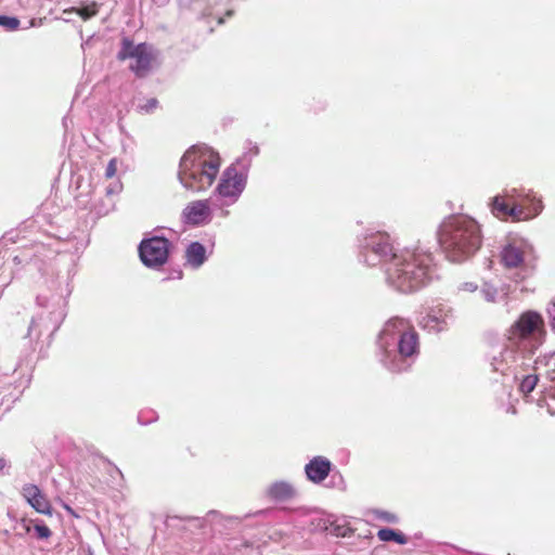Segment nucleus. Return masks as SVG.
<instances>
[{"mask_svg": "<svg viewBox=\"0 0 555 555\" xmlns=\"http://www.w3.org/2000/svg\"><path fill=\"white\" fill-rule=\"evenodd\" d=\"M546 331L541 313L534 310L522 312L504 334L502 344L487 354L492 371L501 373L512 383H517L518 392L528 401L539 385V372L525 373L530 361L545 340Z\"/></svg>", "mask_w": 555, "mask_h": 555, "instance_id": "nucleus-1", "label": "nucleus"}, {"mask_svg": "<svg viewBox=\"0 0 555 555\" xmlns=\"http://www.w3.org/2000/svg\"><path fill=\"white\" fill-rule=\"evenodd\" d=\"M418 354L420 336L410 322L400 317L387 320L376 339L378 363L390 373H402L411 369Z\"/></svg>", "mask_w": 555, "mask_h": 555, "instance_id": "nucleus-2", "label": "nucleus"}, {"mask_svg": "<svg viewBox=\"0 0 555 555\" xmlns=\"http://www.w3.org/2000/svg\"><path fill=\"white\" fill-rule=\"evenodd\" d=\"M437 276L433 254L420 246L401 249L385 274L387 285L402 294L415 293Z\"/></svg>", "mask_w": 555, "mask_h": 555, "instance_id": "nucleus-3", "label": "nucleus"}, {"mask_svg": "<svg viewBox=\"0 0 555 555\" xmlns=\"http://www.w3.org/2000/svg\"><path fill=\"white\" fill-rule=\"evenodd\" d=\"M436 234L446 258L454 263L469 260L482 245L481 225L467 215L455 214L446 217Z\"/></svg>", "mask_w": 555, "mask_h": 555, "instance_id": "nucleus-4", "label": "nucleus"}, {"mask_svg": "<svg viewBox=\"0 0 555 555\" xmlns=\"http://www.w3.org/2000/svg\"><path fill=\"white\" fill-rule=\"evenodd\" d=\"M69 273L70 271H68L67 276L57 282L56 286H53L54 289L51 295L39 294L36 297L37 306L40 307L42 311L33 317L27 335L24 337L27 344L30 345L33 351L35 350L33 347L34 340H38L43 334H47L50 343L52 336L66 318L67 298L73 291L69 282Z\"/></svg>", "mask_w": 555, "mask_h": 555, "instance_id": "nucleus-5", "label": "nucleus"}, {"mask_svg": "<svg viewBox=\"0 0 555 555\" xmlns=\"http://www.w3.org/2000/svg\"><path fill=\"white\" fill-rule=\"evenodd\" d=\"M221 165L219 153L206 144L189 147L179 162L177 178L193 193L204 192L216 180Z\"/></svg>", "mask_w": 555, "mask_h": 555, "instance_id": "nucleus-6", "label": "nucleus"}, {"mask_svg": "<svg viewBox=\"0 0 555 555\" xmlns=\"http://www.w3.org/2000/svg\"><path fill=\"white\" fill-rule=\"evenodd\" d=\"M248 143L251 146L223 170L214 191V195L228 201L227 205L234 204L244 192L253 158L259 154L258 145Z\"/></svg>", "mask_w": 555, "mask_h": 555, "instance_id": "nucleus-7", "label": "nucleus"}, {"mask_svg": "<svg viewBox=\"0 0 555 555\" xmlns=\"http://www.w3.org/2000/svg\"><path fill=\"white\" fill-rule=\"evenodd\" d=\"M358 260L369 267L382 266L386 273V267L392 261V257L400 251L395 248L390 235L384 231L366 229L357 236Z\"/></svg>", "mask_w": 555, "mask_h": 555, "instance_id": "nucleus-8", "label": "nucleus"}, {"mask_svg": "<svg viewBox=\"0 0 555 555\" xmlns=\"http://www.w3.org/2000/svg\"><path fill=\"white\" fill-rule=\"evenodd\" d=\"M535 258L532 243L518 234H509L501 247V263L507 269H519L513 280L519 283L532 273L530 261Z\"/></svg>", "mask_w": 555, "mask_h": 555, "instance_id": "nucleus-9", "label": "nucleus"}, {"mask_svg": "<svg viewBox=\"0 0 555 555\" xmlns=\"http://www.w3.org/2000/svg\"><path fill=\"white\" fill-rule=\"evenodd\" d=\"M173 248V243L164 234H151L141 240L138 254L146 268L158 270L168 262Z\"/></svg>", "mask_w": 555, "mask_h": 555, "instance_id": "nucleus-10", "label": "nucleus"}, {"mask_svg": "<svg viewBox=\"0 0 555 555\" xmlns=\"http://www.w3.org/2000/svg\"><path fill=\"white\" fill-rule=\"evenodd\" d=\"M183 529L194 532L195 530H207L212 533H223L240 529L242 519L237 516H224L217 511H209L204 517H184Z\"/></svg>", "mask_w": 555, "mask_h": 555, "instance_id": "nucleus-11", "label": "nucleus"}, {"mask_svg": "<svg viewBox=\"0 0 555 555\" xmlns=\"http://www.w3.org/2000/svg\"><path fill=\"white\" fill-rule=\"evenodd\" d=\"M455 322V311L447 302H435L426 309L420 325L430 333H441Z\"/></svg>", "mask_w": 555, "mask_h": 555, "instance_id": "nucleus-12", "label": "nucleus"}, {"mask_svg": "<svg viewBox=\"0 0 555 555\" xmlns=\"http://www.w3.org/2000/svg\"><path fill=\"white\" fill-rule=\"evenodd\" d=\"M211 199L210 197L208 199H197L189 203L182 210V222L191 227L209 224L212 220Z\"/></svg>", "mask_w": 555, "mask_h": 555, "instance_id": "nucleus-13", "label": "nucleus"}, {"mask_svg": "<svg viewBox=\"0 0 555 555\" xmlns=\"http://www.w3.org/2000/svg\"><path fill=\"white\" fill-rule=\"evenodd\" d=\"M488 207L491 214L500 220H522L525 214V206L520 203L509 204L504 195L496 194L488 202Z\"/></svg>", "mask_w": 555, "mask_h": 555, "instance_id": "nucleus-14", "label": "nucleus"}, {"mask_svg": "<svg viewBox=\"0 0 555 555\" xmlns=\"http://www.w3.org/2000/svg\"><path fill=\"white\" fill-rule=\"evenodd\" d=\"M333 465L325 456H313L304 468L307 480L314 485L322 483L333 472Z\"/></svg>", "mask_w": 555, "mask_h": 555, "instance_id": "nucleus-15", "label": "nucleus"}, {"mask_svg": "<svg viewBox=\"0 0 555 555\" xmlns=\"http://www.w3.org/2000/svg\"><path fill=\"white\" fill-rule=\"evenodd\" d=\"M22 495L36 512L43 515H52V506L38 486L34 483L24 485Z\"/></svg>", "mask_w": 555, "mask_h": 555, "instance_id": "nucleus-16", "label": "nucleus"}, {"mask_svg": "<svg viewBox=\"0 0 555 555\" xmlns=\"http://www.w3.org/2000/svg\"><path fill=\"white\" fill-rule=\"evenodd\" d=\"M211 253L212 248L208 251L203 243L193 241L186 245L184 254L185 263L192 269L197 270L208 260Z\"/></svg>", "mask_w": 555, "mask_h": 555, "instance_id": "nucleus-17", "label": "nucleus"}, {"mask_svg": "<svg viewBox=\"0 0 555 555\" xmlns=\"http://www.w3.org/2000/svg\"><path fill=\"white\" fill-rule=\"evenodd\" d=\"M532 371L539 372L550 384L555 383V351H550L537 357L532 364Z\"/></svg>", "mask_w": 555, "mask_h": 555, "instance_id": "nucleus-18", "label": "nucleus"}, {"mask_svg": "<svg viewBox=\"0 0 555 555\" xmlns=\"http://www.w3.org/2000/svg\"><path fill=\"white\" fill-rule=\"evenodd\" d=\"M266 493L267 496L274 502H285L293 499L296 495V490L292 483L284 480H279L272 482L267 488Z\"/></svg>", "mask_w": 555, "mask_h": 555, "instance_id": "nucleus-19", "label": "nucleus"}, {"mask_svg": "<svg viewBox=\"0 0 555 555\" xmlns=\"http://www.w3.org/2000/svg\"><path fill=\"white\" fill-rule=\"evenodd\" d=\"M318 526L323 531H326L327 533L338 538H346L352 533V529L347 525L346 520L338 519L334 516L320 519Z\"/></svg>", "mask_w": 555, "mask_h": 555, "instance_id": "nucleus-20", "label": "nucleus"}, {"mask_svg": "<svg viewBox=\"0 0 555 555\" xmlns=\"http://www.w3.org/2000/svg\"><path fill=\"white\" fill-rule=\"evenodd\" d=\"M133 60L134 63L130 65V70L138 78L146 77L152 68V47L149 44V48H146V50H141L140 52H138L137 56H134Z\"/></svg>", "mask_w": 555, "mask_h": 555, "instance_id": "nucleus-21", "label": "nucleus"}, {"mask_svg": "<svg viewBox=\"0 0 555 555\" xmlns=\"http://www.w3.org/2000/svg\"><path fill=\"white\" fill-rule=\"evenodd\" d=\"M146 48H149V43L146 42L134 44L133 40L129 37H122L120 49L117 53V60L125 61L128 59H133L137 56L138 52L141 50H146Z\"/></svg>", "mask_w": 555, "mask_h": 555, "instance_id": "nucleus-22", "label": "nucleus"}, {"mask_svg": "<svg viewBox=\"0 0 555 555\" xmlns=\"http://www.w3.org/2000/svg\"><path fill=\"white\" fill-rule=\"evenodd\" d=\"M479 292L482 298L491 304L496 302L499 299H506L508 294L504 285L499 288L489 281L482 282Z\"/></svg>", "mask_w": 555, "mask_h": 555, "instance_id": "nucleus-23", "label": "nucleus"}, {"mask_svg": "<svg viewBox=\"0 0 555 555\" xmlns=\"http://www.w3.org/2000/svg\"><path fill=\"white\" fill-rule=\"evenodd\" d=\"M100 4L95 1H81L79 7L65 9L63 14L76 13L83 21H89L99 13Z\"/></svg>", "mask_w": 555, "mask_h": 555, "instance_id": "nucleus-24", "label": "nucleus"}, {"mask_svg": "<svg viewBox=\"0 0 555 555\" xmlns=\"http://www.w3.org/2000/svg\"><path fill=\"white\" fill-rule=\"evenodd\" d=\"M551 401L555 402V383L548 385L542 384V390L540 397L537 399V405L546 408L547 413L555 416V408Z\"/></svg>", "mask_w": 555, "mask_h": 555, "instance_id": "nucleus-25", "label": "nucleus"}, {"mask_svg": "<svg viewBox=\"0 0 555 555\" xmlns=\"http://www.w3.org/2000/svg\"><path fill=\"white\" fill-rule=\"evenodd\" d=\"M530 193V199H525V214L522 220H531L538 217L544 208L543 202L540 197H537L531 190L528 191Z\"/></svg>", "mask_w": 555, "mask_h": 555, "instance_id": "nucleus-26", "label": "nucleus"}, {"mask_svg": "<svg viewBox=\"0 0 555 555\" xmlns=\"http://www.w3.org/2000/svg\"><path fill=\"white\" fill-rule=\"evenodd\" d=\"M377 538L382 542H395L400 545H404L409 542L408 537L402 531L390 527L380 528L377 531Z\"/></svg>", "mask_w": 555, "mask_h": 555, "instance_id": "nucleus-27", "label": "nucleus"}, {"mask_svg": "<svg viewBox=\"0 0 555 555\" xmlns=\"http://www.w3.org/2000/svg\"><path fill=\"white\" fill-rule=\"evenodd\" d=\"M500 194L504 195V197L509 204L520 203L524 205L525 199H530V193L515 188L511 190H504V192Z\"/></svg>", "mask_w": 555, "mask_h": 555, "instance_id": "nucleus-28", "label": "nucleus"}, {"mask_svg": "<svg viewBox=\"0 0 555 555\" xmlns=\"http://www.w3.org/2000/svg\"><path fill=\"white\" fill-rule=\"evenodd\" d=\"M330 482L326 485L327 488L338 489L345 491L347 486L341 473L333 465V472L328 476Z\"/></svg>", "mask_w": 555, "mask_h": 555, "instance_id": "nucleus-29", "label": "nucleus"}, {"mask_svg": "<svg viewBox=\"0 0 555 555\" xmlns=\"http://www.w3.org/2000/svg\"><path fill=\"white\" fill-rule=\"evenodd\" d=\"M21 21L16 16L0 14V27L8 31H14L20 28Z\"/></svg>", "mask_w": 555, "mask_h": 555, "instance_id": "nucleus-30", "label": "nucleus"}, {"mask_svg": "<svg viewBox=\"0 0 555 555\" xmlns=\"http://www.w3.org/2000/svg\"><path fill=\"white\" fill-rule=\"evenodd\" d=\"M138 423L140 425L146 426L158 420V414L154 410H142L138 413Z\"/></svg>", "mask_w": 555, "mask_h": 555, "instance_id": "nucleus-31", "label": "nucleus"}, {"mask_svg": "<svg viewBox=\"0 0 555 555\" xmlns=\"http://www.w3.org/2000/svg\"><path fill=\"white\" fill-rule=\"evenodd\" d=\"M34 530L37 539L39 540H47L52 535L51 529L43 520H37L34 525Z\"/></svg>", "mask_w": 555, "mask_h": 555, "instance_id": "nucleus-32", "label": "nucleus"}, {"mask_svg": "<svg viewBox=\"0 0 555 555\" xmlns=\"http://www.w3.org/2000/svg\"><path fill=\"white\" fill-rule=\"evenodd\" d=\"M165 526L167 529L171 530H184L182 527L185 524L184 517L180 516H167L165 521Z\"/></svg>", "mask_w": 555, "mask_h": 555, "instance_id": "nucleus-33", "label": "nucleus"}, {"mask_svg": "<svg viewBox=\"0 0 555 555\" xmlns=\"http://www.w3.org/2000/svg\"><path fill=\"white\" fill-rule=\"evenodd\" d=\"M157 107L158 100L156 98H151L146 100L145 103L139 104L137 106V111L141 114H153Z\"/></svg>", "mask_w": 555, "mask_h": 555, "instance_id": "nucleus-34", "label": "nucleus"}, {"mask_svg": "<svg viewBox=\"0 0 555 555\" xmlns=\"http://www.w3.org/2000/svg\"><path fill=\"white\" fill-rule=\"evenodd\" d=\"M113 207L114 203L111 199H108L107 203L101 201L99 204H95L93 209L99 217H102L107 215L113 209Z\"/></svg>", "mask_w": 555, "mask_h": 555, "instance_id": "nucleus-35", "label": "nucleus"}, {"mask_svg": "<svg viewBox=\"0 0 555 555\" xmlns=\"http://www.w3.org/2000/svg\"><path fill=\"white\" fill-rule=\"evenodd\" d=\"M90 193L91 191H88L87 193H85L83 191L80 192L76 197V205L77 207L81 208V209H87L89 208V205H90Z\"/></svg>", "mask_w": 555, "mask_h": 555, "instance_id": "nucleus-36", "label": "nucleus"}, {"mask_svg": "<svg viewBox=\"0 0 555 555\" xmlns=\"http://www.w3.org/2000/svg\"><path fill=\"white\" fill-rule=\"evenodd\" d=\"M376 513H377V518L385 522H388V524H398L399 522V517L391 512L377 511Z\"/></svg>", "mask_w": 555, "mask_h": 555, "instance_id": "nucleus-37", "label": "nucleus"}, {"mask_svg": "<svg viewBox=\"0 0 555 555\" xmlns=\"http://www.w3.org/2000/svg\"><path fill=\"white\" fill-rule=\"evenodd\" d=\"M547 317L550 319L551 330L555 333V297L551 300L546 308Z\"/></svg>", "mask_w": 555, "mask_h": 555, "instance_id": "nucleus-38", "label": "nucleus"}, {"mask_svg": "<svg viewBox=\"0 0 555 555\" xmlns=\"http://www.w3.org/2000/svg\"><path fill=\"white\" fill-rule=\"evenodd\" d=\"M479 289V286L475 282H464L459 285V291L474 293Z\"/></svg>", "mask_w": 555, "mask_h": 555, "instance_id": "nucleus-39", "label": "nucleus"}, {"mask_svg": "<svg viewBox=\"0 0 555 555\" xmlns=\"http://www.w3.org/2000/svg\"><path fill=\"white\" fill-rule=\"evenodd\" d=\"M116 160L111 159L105 169V177L112 178L116 173Z\"/></svg>", "mask_w": 555, "mask_h": 555, "instance_id": "nucleus-40", "label": "nucleus"}, {"mask_svg": "<svg viewBox=\"0 0 555 555\" xmlns=\"http://www.w3.org/2000/svg\"><path fill=\"white\" fill-rule=\"evenodd\" d=\"M183 278V271L180 268L173 269L171 275L164 279V281H168L170 279L181 280Z\"/></svg>", "mask_w": 555, "mask_h": 555, "instance_id": "nucleus-41", "label": "nucleus"}, {"mask_svg": "<svg viewBox=\"0 0 555 555\" xmlns=\"http://www.w3.org/2000/svg\"><path fill=\"white\" fill-rule=\"evenodd\" d=\"M30 379H31L30 375H27L26 377H23L20 380V384L16 386V388L22 387L24 389V388L28 387V385L30 384Z\"/></svg>", "mask_w": 555, "mask_h": 555, "instance_id": "nucleus-42", "label": "nucleus"}, {"mask_svg": "<svg viewBox=\"0 0 555 555\" xmlns=\"http://www.w3.org/2000/svg\"><path fill=\"white\" fill-rule=\"evenodd\" d=\"M274 511L272 508H266V509H260V511H257L254 516H267V515H270L272 514Z\"/></svg>", "mask_w": 555, "mask_h": 555, "instance_id": "nucleus-43", "label": "nucleus"}, {"mask_svg": "<svg viewBox=\"0 0 555 555\" xmlns=\"http://www.w3.org/2000/svg\"><path fill=\"white\" fill-rule=\"evenodd\" d=\"M506 412L511 413V414H516L517 413V410H516L514 403H512V402L508 403V406L506 408Z\"/></svg>", "mask_w": 555, "mask_h": 555, "instance_id": "nucleus-44", "label": "nucleus"}, {"mask_svg": "<svg viewBox=\"0 0 555 555\" xmlns=\"http://www.w3.org/2000/svg\"><path fill=\"white\" fill-rule=\"evenodd\" d=\"M63 506L70 515H73L74 517H78V514L69 505L64 504Z\"/></svg>", "mask_w": 555, "mask_h": 555, "instance_id": "nucleus-45", "label": "nucleus"}, {"mask_svg": "<svg viewBox=\"0 0 555 555\" xmlns=\"http://www.w3.org/2000/svg\"><path fill=\"white\" fill-rule=\"evenodd\" d=\"M115 192H116V191H115V189H114L113 186H107V188H105V194H106L107 196H108V195H111V194H113V193H115Z\"/></svg>", "mask_w": 555, "mask_h": 555, "instance_id": "nucleus-46", "label": "nucleus"}, {"mask_svg": "<svg viewBox=\"0 0 555 555\" xmlns=\"http://www.w3.org/2000/svg\"><path fill=\"white\" fill-rule=\"evenodd\" d=\"M8 465L4 457H0V472Z\"/></svg>", "mask_w": 555, "mask_h": 555, "instance_id": "nucleus-47", "label": "nucleus"}, {"mask_svg": "<svg viewBox=\"0 0 555 555\" xmlns=\"http://www.w3.org/2000/svg\"><path fill=\"white\" fill-rule=\"evenodd\" d=\"M13 261H14L16 264L22 263V259H21L18 256H15V257L13 258Z\"/></svg>", "mask_w": 555, "mask_h": 555, "instance_id": "nucleus-48", "label": "nucleus"}, {"mask_svg": "<svg viewBox=\"0 0 555 555\" xmlns=\"http://www.w3.org/2000/svg\"><path fill=\"white\" fill-rule=\"evenodd\" d=\"M87 555H94L93 551L91 550V547L88 548L87 551Z\"/></svg>", "mask_w": 555, "mask_h": 555, "instance_id": "nucleus-49", "label": "nucleus"}, {"mask_svg": "<svg viewBox=\"0 0 555 555\" xmlns=\"http://www.w3.org/2000/svg\"><path fill=\"white\" fill-rule=\"evenodd\" d=\"M29 25H30V26H36V25H37L36 20H31V21L29 22Z\"/></svg>", "mask_w": 555, "mask_h": 555, "instance_id": "nucleus-50", "label": "nucleus"}, {"mask_svg": "<svg viewBox=\"0 0 555 555\" xmlns=\"http://www.w3.org/2000/svg\"><path fill=\"white\" fill-rule=\"evenodd\" d=\"M64 22H69V15H66V17H62Z\"/></svg>", "mask_w": 555, "mask_h": 555, "instance_id": "nucleus-51", "label": "nucleus"}, {"mask_svg": "<svg viewBox=\"0 0 555 555\" xmlns=\"http://www.w3.org/2000/svg\"><path fill=\"white\" fill-rule=\"evenodd\" d=\"M64 22H69V15H66V17H62Z\"/></svg>", "mask_w": 555, "mask_h": 555, "instance_id": "nucleus-52", "label": "nucleus"}, {"mask_svg": "<svg viewBox=\"0 0 555 555\" xmlns=\"http://www.w3.org/2000/svg\"><path fill=\"white\" fill-rule=\"evenodd\" d=\"M115 470H116L119 475H121V472L119 470V468H118V467H115Z\"/></svg>", "mask_w": 555, "mask_h": 555, "instance_id": "nucleus-53", "label": "nucleus"}]
</instances>
